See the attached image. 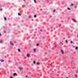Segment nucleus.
<instances>
[{
  "label": "nucleus",
  "instance_id": "1",
  "mask_svg": "<svg viewBox=\"0 0 78 78\" xmlns=\"http://www.w3.org/2000/svg\"><path fill=\"white\" fill-rule=\"evenodd\" d=\"M12 41H11L10 42V45H14V43H12Z\"/></svg>",
  "mask_w": 78,
  "mask_h": 78
},
{
  "label": "nucleus",
  "instance_id": "2",
  "mask_svg": "<svg viewBox=\"0 0 78 78\" xmlns=\"http://www.w3.org/2000/svg\"><path fill=\"white\" fill-rule=\"evenodd\" d=\"M30 54L27 53V57L28 58H29V57H30Z\"/></svg>",
  "mask_w": 78,
  "mask_h": 78
},
{
  "label": "nucleus",
  "instance_id": "3",
  "mask_svg": "<svg viewBox=\"0 0 78 78\" xmlns=\"http://www.w3.org/2000/svg\"><path fill=\"white\" fill-rule=\"evenodd\" d=\"M19 69L20 70H22L23 68L22 67H19Z\"/></svg>",
  "mask_w": 78,
  "mask_h": 78
},
{
  "label": "nucleus",
  "instance_id": "4",
  "mask_svg": "<svg viewBox=\"0 0 78 78\" xmlns=\"http://www.w3.org/2000/svg\"><path fill=\"white\" fill-rule=\"evenodd\" d=\"M73 21L74 22H76V21L75 19H73Z\"/></svg>",
  "mask_w": 78,
  "mask_h": 78
},
{
  "label": "nucleus",
  "instance_id": "5",
  "mask_svg": "<svg viewBox=\"0 0 78 78\" xmlns=\"http://www.w3.org/2000/svg\"><path fill=\"white\" fill-rule=\"evenodd\" d=\"M61 52L62 53V54H63L64 53V51H63V50H61Z\"/></svg>",
  "mask_w": 78,
  "mask_h": 78
},
{
  "label": "nucleus",
  "instance_id": "6",
  "mask_svg": "<svg viewBox=\"0 0 78 78\" xmlns=\"http://www.w3.org/2000/svg\"><path fill=\"white\" fill-rule=\"evenodd\" d=\"M16 73H14L13 74V76H16Z\"/></svg>",
  "mask_w": 78,
  "mask_h": 78
},
{
  "label": "nucleus",
  "instance_id": "7",
  "mask_svg": "<svg viewBox=\"0 0 78 78\" xmlns=\"http://www.w3.org/2000/svg\"><path fill=\"white\" fill-rule=\"evenodd\" d=\"M33 50L34 52H36V49H34Z\"/></svg>",
  "mask_w": 78,
  "mask_h": 78
},
{
  "label": "nucleus",
  "instance_id": "8",
  "mask_svg": "<svg viewBox=\"0 0 78 78\" xmlns=\"http://www.w3.org/2000/svg\"><path fill=\"white\" fill-rule=\"evenodd\" d=\"M3 42V40H0V43H2Z\"/></svg>",
  "mask_w": 78,
  "mask_h": 78
},
{
  "label": "nucleus",
  "instance_id": "9",
  "mask_svg": "<svg viewBox=\"0 0 78 78\" xmlns=\"http://www.w3.org/2000/svg\"><path fill=\"white\" fill-rule=\"evenodd\" d=\"M78 47H75L76 50H78Z\"/></svg>",
  "mask_w": 78,
  "mask_h": 78
},
{
  "label": "nucleus",
  "instance_id": "10",
  "mask_svg": "<svg viewBox=\"0 0 78 78\" xmlns=\"http://www.w3.org/2000/svg\"><path fill=\"white\" fill-rule=\"evenodd\" d=\"M33 63L34 64H36V61H33Z\"/></svg>",
  "mask_w": 78,
  "mask_h": 78
},
{
  "label": "nucleus",
  "instance_id": "11",
  "mask_svg": "<svg viewBox=\"0 0 78 78\" xmlns=\"http://www.w3.org/2000/svg\"><path fill=\"white\" fill-rule=\"evenodd\" d=\"M18 51L19 52H20V49H18Z\"/></svg>",
  "mask_w": 78,
  "mask_h": 78
},
{
  "label": "nucleus",
  "instance_id": "12",
  "mask_svg": "<svg viewBox=\"0 0 78 78\" xmlns=\"http://www.w3.org/2000/svg\"><path fill=\"white\" fill-rule=\"evenodd\" d=\"M1 62H3L4 61V60H3V59H2V60H1Z\"/></svg>",
  "mask_w": 78,
  "mask_h": 78
},
{
  "label": "nucleus",
  "instance_id": "13",
  "mask_svg": "<svg viewBox=\"0 0 78 78\" xmlns=\"http://www.w3.org/2000/svg\"><path fill=\"white\" fill-rule=\"evenodd\" d=\"M67 9L68 10H70V8H69V7L67 8Z\"/></svg>",
  "mask_w": 78,
  "mask_h": 78
},
{
  "label": "nucleus",
  "instance_id": "14",
  "mask_svg": "<svg viewBox=\"0 0 78 78\" xmlns=\"http://www.w3.org/2000/svg\"><path fill=\"white\" fill-rule=\"evenodd\" d=\"M36 17H37V16L36 15H34V17L36 18Z\"/></svg>",
  "mask_w": 78,
  "mask_h": 78
},
{
  "label": "nucleus",
  "instance_id": "15",
  "mask_svg": "<svg viewBox=\"0 0 78 78\" xmlns=\"http://www.w3.org/2000/svg\"><path fill=\"white\" fill-rule=\"evenodd\" d=\"M74 8H77V6H76V5L75 6Z\"/></svg>",
  "mask_w": 78,
  "mask_h": 78
},
{
  "label": "nucleus",
  "instance_id": "16",
  "mask_svg": "<svg viewBox=\"0 0 78 78\" xmlns=\"http://www.w3.org/2000/svg\"><path fill=\"white\" fill-rule=\"evenodd\" d=\"M4 20H6V17H4Z\"/></svg>",
  "mask_w": 78,
  "mask_h": 78
},
{
  "label": "nucleus",
  "instance_id": "17",
  "mask_svg": "<svg viewBox=\"0 0 78 78\" xmlns=\"http://www.w3.org/2000/svg\"><path fill=\"white\" fill-rule=\"evenodd\" d=\"M34 2L35 3H36V0H34Z\"/></svg>",
  "mask_w": 78,
  "mask_h": 78
},
{
  "label": "nucleus",
  "instance_id": "18",
  "mask_svg": "<svg viewBox=\"0 0 78 78\" xmlns=\"http://www.w3.org/2000/svg\"><path fill=\"white\" fill-rule=\"evenodd\" d=\"M18 16H21V14H20V13H18Z\"/></svg>",
  "mask_w": 78,
  "mask_h": 78
},
{
  "label": "nucleus",
  "instance_id": "19",
  "mask_svg": "<svg viewBox=\"0 0 78 78\" xmlns=\"http://www.w3.org/2000/svg\"><path fill=\"white\" fill-rule=\"evenodd\" d=\"M40 64L39 62L37 63V65H39Z\"/></svg>",
  "mask_w": 78,
  "mask_h": 78
},
{
  "label": "nucleus",
  "instance_id": "20",
  "mask_svg": "<svg viewBox=\"0 0 78 78\" xmlns=\"http://www.w3.org/2000/svg\"><path fill=\"white\" fill-rule=\"evenodd\" d=\"M66 43H67L68 42V41H67V40H66Z\"/></svg>",
  "mask_w": 78,
  "mask_h": 78
},
{
  "label": "nucleus",
  "instance_id": "21",
  "mask_svg": "<svg viewBox=\"0 0 78 78\" xmlns=\"http://www.w3.org/2000/svg\"><path fill=\"white\" fill-rule=\"evenodd\" d=\"M70 43H71V44H72V43H73V41H71Z\"/></svg>",
  "mask_w": 78,
  "mask_h": 78
},
{
  "label": "nucleus",
  "instance_id": "22",
  "mask_svg": "<svg viewBox=\"0 0 78 78\" xmlns=\"http://www.w3.org/2000/svg\"><path fill=\"white\" fill-rule=\"evenodd\" d=\"M39 44H36L37 46H39Z\"/></svg>",
  "mask_w": 78,
  "mask_h": 78
},
{
  "label": "nucleus",
  "instance_id": "23",
  "mask_svg": "<svg viewBox=\"0 0 78 78\" xmlns=\"http://www.w3.org/2000/svg\"><path fill=\"white\" fill-rule=\"evenodd\" d=\"M55 11H56V10L54 9L53 10V12H55Z\"/></svg>",
  "mask_w": 78,
  "mask_h": 78
},
{
  "label": "nucleus",
  "instance_id": "24",
  "mask_svg": "<svg viewBox=\"0 0 78 78\" xmlns=\"http://www.w3.org/2000/svg\"><path fill=\"white\" fill-rule=\"evenodd\" d=\"M75 77H76V78L77 77V75H75Z\"/></svg>",
  "mask_w": 78,
  "mask_h": 78
},
{
  "label": "nucleus",
  "instance_id": "25",
  "mask_svg": "<svg viewBox=\"0 0 78 78\" xmlns=\"http://www.w3.org/2000/svg\"><path fill=\"white\" fill-rule=\"evenodd\" d=\"M55 48H56V47H57V45H56L55 46Z\"/></svg>",
  "mask_w": 78,
  "mask_h": 78
},
{
  "label": "nucleus",
  "instance_id": "26",
  "mask_svg": "<svg viewBox=\"0 0 78 78\" xmlns=\"http://www.w3.org/2000/svg\"><path fill=\"white\" fill-rule=\"evenodd\" d=\"M73 4H71V6H73Z\"/></svg>",
  "mask_w": 78,
  "mask_h": 78
},
{
  "label": "nucleus",
  "instance_id": "27",
  "mask_svg": "<svg viewBox=\"0 0 78 78\" xmlns=\"http://www.w3.org/2000/svg\"><path fill=\"white\" fill-rule=\"evenodd\" d=\"M4 33H5L6 32V31H5V30H4Z\"/></svg>",
  "mask_w": 78,
  "mask_h": 78
},
{
  "label": "nucleus",
  "instance_id": "28",
  "mask_svg": "<svg viewBox=\"0 0 78 78\" xmlns=\"http://www.w3.org/2000/svg\"><path fill=\"white\" fill-rule=\"evenodd\" d=\"M50 66H51V67H52V65L51 64H50Z\"/></svg>",
  "mask_w": 78,
  "mask_h": 78
},
{
  "label": "nucleus",
  "instance_id": "29",
  "mask_svg": "<svg viewBox=\"0 0 78 78\" xmlns=\"http://www.w3.org/2000/svg\"><path fill=\"white\" fill-rule=\"evenodd\" d=\"M29 18H31V16H29Z\"/></svg>",
  "mask_w": 78,
  "mask_h": 78
},
{
  "label": "nucleus",
  "instance_id": "30",
  "mask_svg": "<svg viewBox=\"0 0 78 78\" xmlns=\"http://www.w3.org/2000/svg\"><path fill=\"white\" fill-rule=\"evenodd\" d=\"M0 11H2V9H0Z\"/></svg>",
  "mask_w": 78,
  "mask_h": 78
},
{
  "label": "nucleus",
  "instance_id": "31",
  "mask_svg": "<svg viewBox=\"0 0 78 78\" xmlns=\"http://www.w3.org/2000/svg\"><path fill=\"white\" fill-rule=\"evenodd\" d=\"M62 43V42H61L59 44V45H61V44Z\"/></svg>",
  "mask_w": 78,
  "mask_h": 78
},
{
  "label": "nucleus",
  "instance_id": "32",
  "mask_svg": "<svg viewBox=\"0 0 78 78\" xmlns=\"http://www.w3.org/2000/svg\"><path fill=\"white\" fill-rule=\"evenodd\" d=\"M10 78H13V77H12V76H10Z\"/></svg>",
  "mask_w": 78,
  "mask_h": 78
},
{
  "label": "nucleus",
  "instance_id": "33",
  "mask_svg": "<svg viewBox=\"0 0 78 78\" xmlns=\"http://www.w3.org/2000/svg\"><path fill=\"white\" fill-rule=\"evenodd\" d=\"M73 48H75V46H73Z\"/></svg>",
  "mask_w": 78,
  "mask_h": 78
},
{
  "label": "nucleus",
  "instance_id": "34",
  "mask_svg": "<svg viewBox=\"0 0 78 78\" xmlns=\"http://www.w3.org/2000/svg\"><path fill=\"white\" fill-rule=\"evenodd\" d=\"M26 77H28V76L27 75H26Z\"/></svg>",
  "mask_w": 78,
  "mask_h": 78
},
{
  "label": "nucleus",
  "instance_id": "35",
  "mask_svg": "<svg viewBox=\"0 0 78 78\" xmlns=\"http://www.w3.org/2000/svg\"><path fill=\"white\" fill-rule=\"evenodd\" d=\"M2 35V34H1V33H0V36H1Z\"/></svg>",
  "mask_w": 78,
  "mask_h": 78
},
{
  "label": "nucleus",
  "instance_id": "36",
  "mask_svg": "<svg viewBox=\"0 0 78 78\" xmlns=\"http://www.w3.org/2000/svg\"><path fill=\"white\" fill-rule=\"evenodd\" d=\"M11 47H12V46H10V48H11Z\"/></svg>",
  "mask_w": 78,
  "mask_h": 78
},
{
  "label": "nucleus",
  "instance_id": "37",
  "mask_svg": "<svg viewBox=\"0 0 78 78\" xmlns=\"http://www.w3.org/2000/svg\"><path fill=\"white\" fill-rule=\"evenodd\" d=\"M48 52H49V53H50V51H48Z\"/></svg>",
  "mask_w": 78,
  "mask_h": 78
},
{
  "label": "nucleus",
  "instance_id": "38",
  "mask_svg": "<svg viewBox=\"0 0 78 78\" xmlns=\"http://www.w3.org/2000/svg\"><path fill=\"white\" fill-rule=\"evenodd\" d=\"M66 78H69L68 77H66Z\"/></svg>",
  "mask_w": 78,
  "mask_h": 78
},
{
  "label": "nucleus",
  "instance_id": "39",
  "mask_svg": "<svg viewBox=\"0 0 78 78\" xmlns=\"http://www.w3.org/2000/svg\"><path fill=\"white\" fill-rule=\"evenodd\" d=\"M40 31H42V30H40Z\"/></svg>",
  "mask_w": 78,
  "mask_h": 78
},
{
  "label": "nucleus",
  "instance_id": "40",
  "mask_svg": "<svg viewBox=\"0 0 78 78\" xmlns=\"http://www.w3.org/2000/svg\"><path fill=\"white\" fill-rule=\"evenodd\" d=\"M77 37L78 38V35H77Z\"/></svg>",
  "mask_w": 78,
  "mask_h": 78
},
{
  "label": "nucleus",
  "instance_id": "41",
  "mask_svg": "<svg viewBox=\"0 0 78 78\" xmlns=\"http://www.w3.org/2000/svg\"><path fill=\"white\" fill-rule=\"evenodd\" d=\"M62 45H63V43H62Z\"/></svg>",
  "mask_w": 78,
  "mask_h": 78
},
{
  "label": "nucleus",
  "instance_id": "42",
  "mask_svg": "<svg viewBox=\"0 0 78 78\" xmlns=\"http://www.w3.org/2000/svg\"><path fill=\"white\" fill-rule=\"evenodd\" d=\"M23 1H25V0H23Z\"/></svg>",
  "mask_w": 78,
  "mask_h": 78
},
{
  "label": "nucleus",
  "instance_id": "43",
  "mask_svg": "<svg viewBox=\"0 0 78 78\" xmlns=\"http://www.w3.org/2000/svg\"><path fill=\"white\" fill-rule=\"evenodd\" d=\"M0 6H2V5H0Z\"/></svg>",
  "mask_w": 78,
  "mask_h": 78
},
{
  "label": "nucleus",
  "instance_id": "44",
  "mask_svg": "<svg viewBox=\"0 0 78 78\" xmlns=\"http://www.w3.org/2000/svg\"><path fill=\"white\" fill-rule=\"evenodd\" d=\"M52 78H54V77H53Z\"/></svg>",
  "mask_w": 78,
  "mask_h": 78
},
{
  "label": "nucleus",
  "instance_id": "45",
  "mask_svg": "<svg viewBox=\"0 0 78 78\" xmlns=\"http://www.w3.org/2000/svg\"><path fill=\"white\" fill-rule=\"evenodd\" d=\"M33 20H32V21H33Z\"/></svg>",
  "mask_w": 78,
  "mask_h": 78
}]
</instances>
